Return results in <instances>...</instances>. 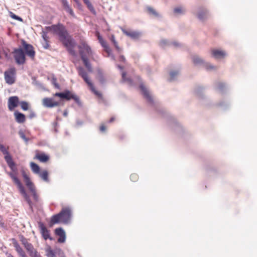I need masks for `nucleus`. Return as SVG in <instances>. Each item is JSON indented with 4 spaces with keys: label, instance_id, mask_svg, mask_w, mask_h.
<instances>
[{
    "label": "nucleus",
    "instance_id": "obj_1",
    "mask_svg": "<svg viewBox=\"0 0 257 257\" xmlns=\"http://www.w3.org/2000/svg\"><path fill=\"white\" fill-rule=\"evenodd\" d=\"M45 29L47 31L52 32L54 34L57 35L69 53L73 56H76V53L74 49L75 47V43L69 35L65 27L63 24L58 23L56 25H53L51 26L46 27Z\"/></svg>",
    "mask_w": 257,
    "mask_h": 257
},
{
    "label": "nucleus",
    "instance_id": "obj_2",
    "mask_svg": "<svg viewBox=\"0 0 257 257\" xmlns=\"http://www.w3.org/2000/svg\"><path fill=\"white\" fill-rule=\"evenodd\" d=\"M5 159L11 169L13 172L9 173V175L10 176L11 179L13 180L14 183L17 186L21 194L23 195L26 201L28 203L30 207L32 209L33 204L31 202L30 198L27 193L26 192L24 187L23 186L20 180L18 179L17 176V168L16 164L13 161V159L10 154H7L5 156Z\"/></svg>",
    "mask_w": 257,
    "mask_h": 257
},
{
    "label": "nucleus",
    "instance_id": "obj_3",
    "mask_svg": "<svg viewBox=\"0 0 257 257\" xmlns=\"http://www.w3.org/2000/svg\"><path fill=\"white\" fill-rule=\"evenodd\" d=\"M79 53L84 66L88 72H92L93 71L91 65L89 61V58L92 56V51L90 46L87 43L81 40L78 46Z\"/></svg>",
    "mask_w": 257,
    "mask_h": 257
},
{
    "label": "nucleus",
    "instance_id": "obj_4",
    "mask_svg": "<svg viewBox=\"0 0 257 257\" xmlns=\"http://www.w3.org/2000/svg\"><path fill=\"white\" fill-rule=\"evenodd\" d=\"M71 210L69 207L63 208L58 214L53 215L49 222L50 227L57 223H68L71 217Z\"/></svg>",
    "mask_w": 257,
    "mask_h": 257
},
{
    "label": "nucleus",
    "instance_id": "obj_5",
    "mask_svg": "<svg viewBox=\"0 0 257 257\" xmlns=\"http://www.w3.org/2000/svg\"><path fill=\"white\" fill-rule=\"evenodd\" d=\"M77 70L78 71L79 75L83 79L84 81L86 82V83H87L91 90L96 95L101 96V94L95 90L93 83L89 80L88 75L85 69L82 67H78L77 68Z\"/></svg>",
    "mask_w": 257,
    "mask_h": 257
},
{
    "label": "nucleus",
    "instance_id": "obj_6",
    "mask_svg": "<svg viewBox=\"0 0 257 257\" xmlns=\"http://www.w3.org/2000/svg\"><path fill=\"white\" fill-rule=\"evenodd\" d=\"M54 96L59 97L62 99H65L67 101L73 99L76 103H80L79 97L69 90H65L63 92L56 93L54 94Z\"/></svg>",
    "mask_w": 257,
    "mask_h": 257
},
{
    "label": "nucleus",
    "instance_id": "obj_7",
    "mask_svg": "<svg viewBox=\"0 0 257 257\" xmlns=\"http://www.w3.org/2000/svg\"><path fill=\"white\" fill-rule=\"evenodd\" d=\"M6 82L10 85L14 84L16 81V69L15 67H11L4 73Z\"/></svg>",
    "mask_w": 257,
    "mask_h": 257
},
{
    "label": "nucleus",
    "instance_id": "obj_8",
    "mask_svg": "<svg viewBox=\"0 0 257 257\" xmlns=\"http://www.w3.org/2000/svg\"><path fill=\"white\" fill-rule=\"evenodd\" d=\"M13 54L16 62L18 64L22 65L25 63V53L22 48L15 49Z\"/></svg>",
    "mask_w": 257,
    "mask_h": 257
},
{
    "label": "nucleus",
    "instance_id": "obj_9",
    "mask_svg": "<svg viewBox=\"0 0 257 257\" xmlns=\"http://www.w3.org/2000/svg\"><path fill=\"white\" fill-rule=\"evenodd\" d=\"M22 45L25 52V54L33 60L35 56V51L33 46L31 44H28L23 40H22Z\"/></svg>",
    "mask_w": 257,
    "mask_h": 257
},
{
    "label": "nucleus",
    "instance_id": "obj_10",
    "mask_svg": "<svg viewBox=\"0 0 257 257\" xmlns=\"http://www.w3.org/2000/svg\"><path fill=\"white\" fill-rule=\"evenodd\" d=\"M19 99L17 96H11L8 99V108L10 111H13L19 104Z\"/></svg>",
    "mask_w": 257,
    "mask_h": 257
},
{
    "label": "nucleus",
    "instance_id": "obj_11",
    "mask_svg": "<svg viewBox=\"0 0 257 257\" xmlns=\"http://www.w3.org/2000/svg\"><path fill=\"white\" fill-rule=\"evenodd\" d=\"M44 106L47 107L52 108L59 105V102L55 101L52 98L45 97L42 100Z\"/></svg>",
    "mask_w": 257,
    "mask_h": 257
},
{
    "label": "nucleus",
    "instance_id": "obj_12",
    "mask_svg": "<svg viewBox=\"0 0 257 257\" xmlns=\"http://www.w3.org/2000/svg\"><path fill=\"white\" fill-rule=\"evenodd\" d=\"M39 227L40 229L42 236L45 240L48 239H50V240L52 239V238L50 237V231L45 227L43 223L39 222Z\"/></svg>",
    "mask_w": 257,
    "mask_h": 257
},
{
    "label": "nucleus",
    "instance_id": "obj_13",
    "mask_svg": "<svg viewBox=\"0 0 257 257\" xmlns=\"http://www.w3.org/2000/svg\"><path fill=\"white\" fill-rule=\"evenodd\" d=\"M97 36L99 42L100 43L102 47L104 48V51L109 56L112 53V51L107 44V42L102 38V37L99 35L98 33H97Z\"/></svg>",
    "mask_w": 257,
    "mask_h": 257
},
{
    "label": "nucleus",
    "instance_id": "obj_14",
    "mask_svg": "<svg viewBox=\"0 0 257 257\" xmlns=\"http://www.w3.org/2000/svg\"><path fill=\"white\" fill-rule=\"evenodd\" d=\"M22 176L24 178V181L26 185L29 189H32L33 188L35 187V185L34 183L31 181L30 177L27 175L26 172L25 171H22Z\"/></svg>",
    "mask_w": 257,
    "mask_h": 257
},
{
    "label": "nucleus",
    "instance_id": "obj_15",
    "mask_svg": "<svg viewBox=\"0 0 257 257\" xmlns=\"http://www.w3.org/2000/svg\"><path fill=\"white\" fill-rule=\"evenodd\" d=\"M55 234L59 236L58 241L60 243H64L66 239V234L64 230L62 228H58L55 229Z\"/></svg>",
    "mask_w": 257,
    "mask_h": 257
},
{
    "label": "nucleus",
    "instance_id": "obj_16",
    "mask_svg": "<svg viewBox=\"0 0 257 257\" xmlns=\"http://www.w3.org/2000/svg\"><path fill=\"white\" fill-rule=\"evenodd\" d=\"M62 6L64 8V9L70 15H71L73 17H75V15L74 14V13L72 10V9L71 8V7L69 6V3L67 0H60Z\"/></svg>",
    "mask_w": 257,
    "mask_h": 257
},
{
    "label": "nucleus",
    "instance_id": "obj_17",
    "mask_svg": "<svg viewBox=\"0 0 257 257\" xmlns=\"http://www.w3.org/2000/svg\"><path fill=\"white\" fill-rule=\"evenodd\" d=\"M122 31L123 33L125 34L126 36L134 39L139 38V37L140 36V34L136 31H128L125 29H122Z\"/></svg>",
    "mask_w": 257,
    "mask_h": 257
},
{
    "label": "nucleus",
    "instance_id": "obj_18",
    "mask_svg": "<svg viewBox=\"0 0 257 257\" xmlns=\"http://www.w3.org/2000/svg\"><path fill=\"white\" fill-rule=\"evenodd\" d=\"M140 88L142 91V93L144 96V97L149 101V102H152L153 99L151 96V95L149 93V91L147 90V89L146 88L145 85L143 84H141L140 86Z\"/></svg>",
    "mask_w": 257,
    "mask_h": 257
},
{
    "label": "nucleus",
    "instance_id": "obj_19",
    "mask_svg": "<svg viewBox=\"0 0 257 257\" xmlns=\"http://www.w3.org/2000/svg\"><path fill=\"white\" fill-rule=\"evenodd\" d=\"M14 246L20 257H27L25 252L17 241L14 242Z\"/></svg>",
    "mask_w": 257,
    "mask_h": 257
},
{
    "label": "nucleus",
    "instance_id": "obj_20",
    "mask_svg": "<svg viewBox=\"0 0 257 257\" xmlns=\"http://www.w3.org/2000/svg\"><path fill=\"white\" fill-rule=\"evenodd\" d=\"M14 115L16 121L18 123H24L26 121V117L23 113L17 111L14 113Z\"/></svg>",
    "mask_w": 257,
    "mask_h": 257
},
{
    "label": "nucleus",
    "instance_id": "obj_21",
    "mask_svg": "<svg viewBox=\"0 0 257 257\" xmlns=\"http://www.w3.org/2000/svg\"><path fill=\"white\" fill-rule=\"evenodd\" d=\"M211 52L212 56L216 59L223 58L225 56V53L221 50L213 49Z\"/></svg>",
    "mask_w": 257,
    "mask_h": 257
},
{
    "label": "nucleus",
    "instance_id": "obj_22",
    "mask_svg": "<svg viewBox=\"0 0 257 257\" xmlns=\"http://www.w3.org/2000/svg\"><path fill=\"white\" fill-rule=\"evenodd\" d=\"M39 160L41 162H46L49 160V157L44 153H37L34 158Z\"/></svg>",
    "mask_w": 257,
    "mask_h": 257
},
{
    "label": "nucleus",
    "instance_id": "obj_23",
    "mask_svg": "<svg viewBox=\"0 0 257 257\" xmlns=\"http://www.w3.org/2000/svg\"><path fill=\"white\" fill-rule=\"evenodd\" d=\"M30 167L32 171L35 174H38L40 172V167L36 163L31 162L30 163Z\"/></svg>",
    "mask_w": 257,
    "mask_h": 257
},
{
    "label": "nucleus",
    "instance_id": "obj_24",
    "mask_svg": "<svg viewBox=\"0 0 257 257\" xmlns=\"http://www.w3.org/2000/svg\"><path fill=\"white\" fill-rule=\"evenodd\" d=\"M38 175L44 181L49 182L48 172L47 170L40 171Z\"/></svg>",
    "mask_w": 257,
    "mask_h": 257
},
{
    "label": "nucleus",
    "instance_id": "obj_25",
    "mask_svg": "<svg viewBox=\"0 0 257 257\" xmlns=\"http://www.w3.org/2000/svg\"><path fill=\"white\" fill-rule=\"evenodd\" d=\"M46 254L47 257H56L54 251L50 246H48L46 248Z\"/></svg>",
    "mask_w": 257,
    "mask_h": 257
},
{
    "label": "nucleus",
    "instance_id": "obj_26",
    "mask_svg": "<svg viewBox=\"0 0 257 257\" xmlns=\"http://www.w3.org/2000/svg\"><path fill=\"white\" fill-rule=\"evenodd\" d=\"M25 247L27 250V251L29 252L30 255L37 251L34 248L33 245L30 243H29V244H26V245L25 246Z\"/></svg>",
    "mask_w": 257,
    "mask_h": 257
},
{
    "label": "nucleus",
    "instance_id": "obj_27",
    "mask_svg": "<svg viewBox=\"0 0 257 257\" xmlns=\"http://www.w3.org/2000/svg\"><path fill=\"white\" fill-rule=\"evenodd\" d=\"M147 9L149 14L152 15L155 17H158L159 16V14L153 8L148 7Z\"/></svg>",
    "mask_w": 257,
    "mask_h": 257
},
{
    "label": "nucleus",
    "instance_id": "obj_28",
    "mask_svg": "<svg viewBox=\"0 0 257 257\" xmlns=\"http://www.w3.org/2000/svg\"><path fill=\"white\" fill-rule=\"evenodd\" d=\"M19 104L21 106V108L23 110H27L29 109V104L28 102L25 101H22L20 102Z\"/></svg>",
    "mask_w": 257,
    "mask_h": 257
},
{
    "label": "nucleus",
    "instance_id": "obj_29",
    "mask_svg": "<svg viewBox=\"0 0 257 257\" xmlns=\"http://www.w3.org/2000/svg\"><path fill=\"white\" fill-rule=\"evenodd\" d=\"M192 61L195 65L201 64L203 62V60L197 56H194L192 57Z\"/></svg>",
    "mask_w": 257,
    "mask_h": 257
},
{
    "label": "nucleus",
    "instance_id": "obj_30",
    "mask_svg": "<svg viewBox=\"0 0 257 257\" xmlns=\"http://www.w3.org/2000/svg\"><path fill=\"white\" fill-rule=\"evenodd\" d=\"M32 189H29L30 191L32 193L33 197L34 199V200L37 202L39 200V197L38 195L36 192V188L35 187L32 188Z\"/></svg>",
    "mask_w": 257,
    "mask_h": 257
},
{
    "label": "nucleus",
    "instance_id": "obj_31",
    "mask_svg": "<svg viewBox=\"0 0 257 257\" xmlns=\"http://www.w3.org/2000/svg\"><path fill=\"white\" fill-rule=\"evenodd\" d=\"M207 11L206 10H203L198 13V17L200 19H203L205 18V17L207 16Z\"/></svg>",
    "mask_w": 257,
    "mask_h": 257
},
{
    "label": "nucleus",
    "instance_id": "obj_32",
    "mask_svg": "<svg viewBox=\"0 0 257 257\" xmlns=\"http://www.w3.org/2000/svg\"><path fill=\"white\" fill-rule=\"evenodd\" d=\"M84 3L86 4L87 8L91 11H94L93 7L89 0H83Z\"/></svg>",
    "mask_w": 257,
    "mask_h": 257
},
{
    "label": "nucleus",
    "instance_id": "obj_33",
    "mask_svg": "<svg viewBox=\"0 0 257 257\" xmlns=\"http://www.w3.org/2000/svg\"><path fill=\"white\" fill-rule=\"evenodd\" d=\"M42 37L43 38V39H44V40L45 41V42L46 43V44H48V42H49V37L47 36V32H46V31H43L42 32Z\"/></svg>",
    "mask_w": 257,
    "mask_h": 257
},
{
    "label": "nucleus",
    "instance_id": "obj_34",
    "mask_svg": "<svg viewBox=\"0 0 257 257\" xmlns=\"http://www.w3.org/2000/svg\"><path fill=\"white\" fill-rule=\"evenodd\" d=\"M130 179L132 182H136L139 180V176L136 173H133L130 176Z\"/></svg>",
    "mask_w": 257,
    "mask_h": 257
},
{
    "label": "nucleus",
    "instance_id": "obj_35",
    "mask_svg": "<svg viewBox=\"0 0 257 257\" xmlns=\"http://www.w3.org/2000/svg\"><path fill=\"white\" fill-rule=\"evenodd\" d=\"M8 150V148L6 149L4 145L0 144V150L5 156L9 154Z\"/></svg>",
    "mask_w": 257,
    "mask_h": 257
},
{
    "label": "nucleus",
    "instance_id": "obj_36",
    "mask_svg": "<svg viewBox=\"0 0 257 257\" xmlns=\"http://www.w3.org/2000/svg\"><path fill=\"white\" fill-rule=\"evenodd\" d=\"M10 16L12 18L21 21L22 22L23 21L21 17H19V16L16 15L12 12H10Z\"/></svg>",
    "mask_w": 257,
    "mask_h": 257
},
{
    "label": "nucleus",
    "instance_id": "obj_37",
    "mask_svg": "<svg viewBox=\"0 0 257 257\" xmlns=\"http://www.w3.org/2000/svg\"><path fill=\"white\" fill-rule=\"evenodd\" d=\"M19 134L20 137L23 140H24L26 143H27L29 141V139L26 138L24 132L20 131V132H19Z\"/></svg>",
    "mask_w": 257,
    "mask_h": 257
},
{
    "label": "nucleus",
    "instance_id": "obj_38",
    "mask_svg": "<svg viewBox=\"0 0 257 257\" xmlns=\"http://www.w3.org/2000/svg\"><path fill=\"white\" fill-rule=\"evenodd\" d=\"M114 47L115 48V49H116V50L118 52H120L121 51V48L118 46V44L117 43V42H116V41L114 42L113 43Z\"/></svg>",
    "mask_w": 257,
    "mask_h": 257
},
{
    "label": "nucleus",
    "instance_id": "obj_39",
    "mask_svg": "<svg viewBox=\"0 0 257 257\" xmlns=\"http://www.w3.org/2000/svg\"><path fill=\"white\" fill-rule=\"evenodd\" d=\"M174 12L176 14H181L183 12V10L182 8L181 7L176 8L174 9Z\"/></svg>",
    "mask_w": 257,
    "mask_h": 257
},
{
    "label": "nucleus",
    "instance_id": "obj_40",
    "mask_svg": "<svg viewBox=\"0 0 257 257\" xmlns=\"http://www.w3.org/2000/svg\"><path fill=\"white\" fill-rule=\"evenodd\" d=\"M122 80L124 81H130V82H131V80L130 79H126V73L124 72H123L122 73Z\"/></svg>",
    "mask_w": 257,
    "mask_h": 257
},
{
    "label": "nucleus",
    "instance_id": "obj_41",
    "mask_svg": "<svg viewBox=\"0 0 257 257\" xmlns=\"http://www.w3.org/2000/svg\"><path fill=\"white\" fill-rule=\"evenodd\" d=\"M99 130L101 132H104L106 130V127L104 124H102L100 126Z\"/></svg>",
    "mask_w": 257,
    "mask_h": 257
},
{
    "label": "nucleus",
    "instance_id": "obj_42",
    "mask_svg": "<svg viewBox=\"0 0 257 257\" xmlns=\"http://www.w3.org/2000/svg\"><path fill=\"white\" fill-rule=\"evenodd\" d=\"M21 241L22 242V244L24 245V246L26 245V244L29 243V242L27 241V239L24 237L21 239Z\"/></svg>",
    "mask_w": 257,
    "mask_h": 257
},
{
    "label": "nucleus",
    "instance_id": "obj_43",
    "mask_svg": "<svg viewBox=\"0 0 257 257\" xmlns=\"http://www.w3.org/2000/svg\"><path fill=\"white\" fill-rule=\"evenodd\" d=\"M30 256L31 257H41V256L38 253L37 251H35Z\"/></svg>",
    "mask_w": 257,
    "mask_h": 257
},
{
    "label": "nucleus",
    "instance_id": "obj_44",
    "mask_svg": "<svg viewBox=\"0 0 257 257\" xmlns=\"http://www.w3.org/2000/svg\"><path fill=\"white\" fill-rule=\"evenodd\" d=\"M178 73L177 72H171L170 73V76L172 79H173L175 76L177 75Z\"/></svg>",
    "mask_w": 257,
    "mask_h": 257
},
{
    "label": "nucleus",
    "instance_id": "obj_45",
    "mask_svg": "<svg viewBox=\"0 0 257 257\" xmlns=\"http://www.w3.org/2000/svg\"><path fill=\"white\" fill-rule=\"evenodd\" d=\"M110 41L112 42V43L115 42L116 41L115 37L114 35H111L110 38Z\"/></svg>",
    "mask_w": 257,
    "mask_h": 257
},
{
    "label": "nucleus",
    "instance_id": "obj_46",
    "mask_svg": "<svg viewBox=\"0 0 257 257\" xmlns=\"http://www.w3.org/2000/svg\"><path fill=\"white\" fill-rule=\"evenodd\" d=\"M35 116H36V114H35V112H32L30 114V118L34 117Z\"/></svg>",
    "mask_w": 257,
    "mask_h": 257
},
{
    "label": "nucleus",
    "instance_id": "obj_47",
    "mask_svg": "<svg viewBox=\"0 0 257 257\" xmlns=\"http://www.w3.org/2000/svg\"><path fill=\"white\" fill-rule=\"evenodd\" d=\"M167 44V41L166 40H162L161 41V45L162 46H163L164 45H165Z\"/></svg>",
    "mask_w": 257,
    "mask_h": 257
},
{
    "label": "nucleus",
    "instance_id": "obj_48",
    "mask_svg": "<svg viewBox=\"0 0 257 257\" xmlns=\"http://www.w3.org/2000/svg\"><path fill=\"white\" fill-rule=\"evenodd\" d=\"M119 59L120 60H121L122 61H125V57H124V56H120V57H119Z\"/></svg>",
    "mask_w": 257,
    "mask_h": 257
},
{
    "label": "nucleus",
    "instance_id": "obj_49",
    "mask_svg": "<svg viewBox=\"0 0 257 257\" xmlns=\"http://www.w3.org/2000/svg\"><path fill=\"white\" fill-rule=\"evenodd\" d=\"M4 54H5V57H6V58H8H8H9V55H8V53L7 52H6L5 51H4Z\"/></svg>",
    "mask_w": 257,
    "mask_h": 257
},
{
    "label": "nucleus",
    "instance_id": "obj_50",
    "mask_svg": "<svg viewBox=\"0 0 257 257\" xmlns=\"http://www.w3.org/2000/svg\"><path fill=\"white\" fill-rule=\"evenodd\" d=\"M7 257H15L13 255H12L11 253H6Z\"/></svg>",
    "mask_w": 257,
    "mask_h": 257
},
{
    "label": "nucleus",
    "instance_id": "obj_51",
    "mask_svg": "<svg viewBox=\"0 0 257 257\" xmlns=\"http://www.w3.org/2000/svg\"><path fill=\"white\" fill-rule=\"evenodd\" d=\"M213 68H214V66H207V69H213Z\"/></svg>",
    "mask_w": 257,
    "mask_h": 257
},
{
    "label": "nucleus",
    "instance_id": "obj_52",
    "mask_svg": "<svg viewBox=\"0 0 257 257\" xmlns=\"http://www.w3.org/2000/svg\"><path fill=\"white\" fill-rule=\"evenodd\" d=\"M114 120V118L112 117H111V118L110 119V120H109V122H113V120Z\"/></svg>",
    "mask_w": 257,
    "mask_h": 257
},
{
    "label": "nucleus",
    "instance_id": "obj_53",
    "mask_svg": "<svg viewBox=\"0 0 257 257\" xmlns=\"http://www.w3.org/2000/svg\"><path fill=\"white\" fill-rule=\"evenodd\" d=\"M118 68L121 70L123 69V68L122 66H121L119 65H118Z\"/></svg>",
    "mask_w": 257,
    "mask_h": 257
},
{
    "label": "nucleus",
    "instance_id": "obj_54",
    "mask_svg": "<svg viewBox=\"0 0 257 257\" xmlns=\"http://www.w3.org/2000/svg\"><path fill=\"white\" fill-rule=\"evenodd\" d=\"M76 3H78V0H74Z\"/></svg>",
    "mask_w": 257,
    "mask_h": 257
},
{
    "label": "nucleus",
    "instance_id": "obj_55",
    "mask_svg": "<svg viewBox=\"0 0 257 257\" xmlns=\"http://www.w3.org/2000/svg\"><path fill=\"white\" fill-rule=\"evenodd\" d=\"M64 115H65V116H66V115H67V113H66V112H64Z\"/></svg>",
    "mask_w": 257,
    "mask_h": 257
}]
</instances>
